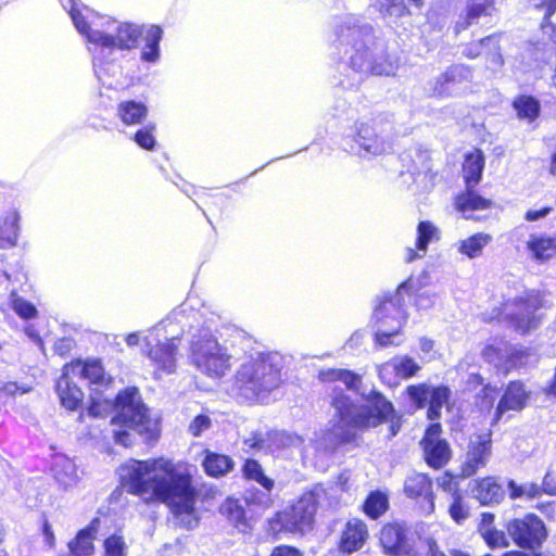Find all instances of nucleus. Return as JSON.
Listing matches in <instances>:
<instances>
[{"label": "nucleus", "mask_w": 556, "mask_h": 556, "mask_svg": "<svg viewBox=\"0 0 556 556\" xmlns=\"http://www.w3.org/2000/svg\"><path fill=\"white\" fill-rule=\"evenodd\" d=\"M486 544L492 547H507L509 545L508 538L504 531L491 528L481 533Z\"/></svg>", "instance_id": "55"}, {"label": "nucleus", "mask_w": 556, "mask_h": 556, "mask_svg": "<svg viewBox=\"0 0 556 556\" xmlns=\"http://www.w3.org/2000/svg\"><path fill=\"white\" fill-rule=\"evenodd\" d=\"M121 477L127 492L140 496L144 503H163L174 516H185L181 522L193 529L198 519L193 517L197 489L193 476L187 466L169 459H130L121 467Z\"/></svg>", "instance_id": "2"}, {"label": "nucleus", "mask_w": 556, "mask_h": 556, "mask_svg": "<svg viewBox=\"0 0 556 556\" xmlns=\"http://www.w3.org/2000/svg\"><path fill=\"white\" fill-rule=\"evenodd\" d=\"M117 116L122 121V123L127 126L139 125L142 124V122L147 118L148 108L141 101H122L117 105Z\"/></svg>", "instance_id": "29"}, {"label": "nucleus", "mask_w": 556, "mask_h": 556, "mask_svg": "<svg viewBox=\"0 0 556 556\" xmlns=\"http://www.w3.org/2000/svg\"><path fill=\"white\" fill-rule=\"evenodd\" d=\"M506 530L515 544L522 548L540 547L547 536L545 523L534 514L511 519Z\"/></svg>", "instance_id": "12"}, {"label": "nucleus", "mask_w": 556, "mask_h": 556, "mask_svg": "<svg viewBox=\"0 0 556 556\" xmlns=\"http://www.w3.org/2000/svg\"><path fill=\"white\" fill-rule=\"evenodd\" d=\"M441 432V424L432 422L427 427L420 441L426 463L435 469L445 466L452 454L448 442L440 437Z\"/></svg>", "instance_id": "14"}, {"label": "nucleus", "mask_w": 556, "mask_h": 556, "mask_svg": "<svg viewBox=\"0 0 556 556\" xmlns=\"http://www.w3.org/2000/svg\"><path fill=\"white\" fill-rule=\"evenodd\" d=\"M104 556H127L128 546L124 536L113 533L104 540Z\"/></svg>", "instance_id": "50"}, {"label": "nucleus", "mask_w": 556, "mask_h": 556, "mask_svg": "<svg viewBox=\"0 0 556 556\" xmlns=\"http://www.w3.org/2000/svg\"><path fill=\"white\" fill-rule=\"evenodd\" d=\"M492 241V236L484 232L475 233L458 242V252L468 258H477L483 249Z\"/></svg>", "instance_id": "35"}, {"label": "nucleus", "mask_w": 556, "mask_h": 556, "mask_svg": "<svg viewBox=\"0 0 556 556\" xmlns=\"http://www.w3.org/2000/svg\"><path fill=\"white\" fill-rule=\"evenodd\" d=\"M320 491L305 492L289 508L276 514L269 521L274 531L305 532L312 529L319 503Z\"/></svg>", "instance_id": "9"}, {"label": "nucleus", "mask_w": 556, "mask_h": 556, "mask_svg": "<svg viewBox=\"0 0 556 556\" xmlns=\"http://www.w3.org/2000/svg\"><path fill=\"white\" fill-rule=\"evenodd\" d=\"M31 388L27 384H20L17 382L9 381L5 382L0 391L8 396H16L17 394L28 393Z\"/></svg>", "instance_id": "61"}, {"label": "nucleus", "mask_w": 556, "mask_h": 556, "mask_svg": "<svg viewBox=\"0 0 556 556\" xmlns=\"http://www.w3.org/2000/svg\"><path fill=\"white\" fill-rule=\"evenodd\" d=\"M115 415L112 422L119 426L114 430L117 444L125 447L132 445V437L139 435L143 442H155L160 435L159 421L149 416V409L143 404L140 392L136 387H129L118 392L114 402Z\"/></svg>", "instance_id": "5"}, {"label": "nucleus", "mask_w": 556, "mask_h": 556, "mask_svg": "<svg viewBox=\"0 0 556 556\" xmlns=\"http://www.w3.org/2000/svg\"><path fill=\"white\" fill-rule=\"evenodd\" d=\"M409 528L404 522H390L380 531V543L384 552L390 555H407L413 551V543L408 536Z\"/></svg>", "instance_id": "17"}, {"label": "nucleus", "mask_w": 556, "mask_h": 556, "mask_svg": "<svg viewBox=\"0 0 556 556\" xmlns=\"http://www.w3.org/2000/svg\"><path fill=\"white\" fill-rule=\"evenodd\" d=\"M527 248L536 261L544 262L556 255V233H532L527 241Z\"/></svg>", "instance_id": "27"}, {"label": "nucleus", "mask_w": 556, "mask_h": 556, "mask_svg": "<svg viewBox=\"0 0 556 556\" xmlns=\"http://www.w3.org/2000/svg\"><path fill=\"white\" fill-rule=\"evenodd\" d=\"M483 167L484 156L480 150L466 155L463 173L467 189H473L480 182Z\"/></svg>", "instance_id": "31"}, {"label": "nucleus", "mask_w": 556, "mask_h": 556, "mask_svg": "<svg viewBox=\"0 0 556 556\" xmlns=\"http://www.w3.org/2000/svg\"><path fill=\"white\" fill-rule=\"evenodd\" d=\"M270 556H302L300 551L288 545H280L273 549Z\"/></svg>", "instance_id": "64"}, {"label": "nucleus", "mask_w": 556, "mask_h": 556, "mask_svg": "<svg viewBox=\"0 0 556 556\" xmlns=\"http://www.w3.org/2000/svg\"><path fill=\"white\" fill-rule=\"evenodd\" d=\"M482 356L488 363L493 364L497 370L508 372L525 365L528 355L522 348L501 342L497 345H486L482 351Z\"/></svg>", "instance_id": "16"}, {"label": "nucleus", "mask_w": 556, "mask_h": 556, "mask_svg": "<svg viewBox=\"0 0 556 556\" xmlns=\"http://www.w3.org/2000/svg\"><path fill=\"white\" fill-rule=\"evenodd\" d=\"M440 239V230L437 226H434L429 220H422L417 226V239H416V248L417 251L408 248L406 250L405 260L410 263L418 257H421L426 254L428 250V245Z\"/></svg>", "instance_id": "26"}, {"label": "nucleus", "mask_w": 556, "mask_h": 556, "mask_svg": "<svg viewBox=\"0 0 556 556\" xmlns=\"http://www.w3.org/2000/svg\"><path fill=\"white\" fill-rule=\"evenodd\" d=\"M529 397L521 381H510L504 390L502 397L495 408L492 426L496 425L508 410H521Z\"/></svg>", "instance_id": "22"}, {"label": "nucleus", "mask_w": 556, "mask_h": 556, "mask_svg": "<svg viewBox=\"0 0 556 556\" xmlns=\"http://www.w3.org/2000/svg\"><path fill=\"white\" fill-rule=\"evenodd\" d=\"M471 78V71L465 65H453L435 80L433 93L439 97L455 96L460 91V85Z\"/></svg>", "instance_id": "20"}, {"label": "nucleus", "mask_w": 556, "mask_h": 556, "mask_svg": "<svg viewBox=\"0 0 556 556\" xmlns=\"http://www.w3.org/2000/svg\"><path fill=\"white\" fill-rule=\"evenodd\" d=\"M498 390L496 387L485 384L477 394V399H481V408L490 410L493 407Z\"/></svg>", "instance_id": "57"}, {"label": "nucleus", "mask_w": 556, "mask_h": 556, "mask_svg": "<svg viewBox=\"0 0 556 556\" xmlns=\"http://www.w3.org/2000/svg\"><path fill=\"white\" fill-rule=\"evenodd\" d=\"M500 34H493L488 36V38H494L490 45H492V49L485 53L488 67L492 71H496L503 65V56L501 53L500 47Z\"/></svg>", "instance_id": "52"}, {"label": "nucleus", "mask_w": 556, "mask_h": 556, "mask_svg": "<svg viewBox=\"0 0 556 556\" xmlns=\"http://www.w3.org/2000/svg\"><path fill=\"white\" fill-rule=\"evenodd\" d=\"M96 528L87 527L80 530L75 539L68 543L70 552L73 556H88L93 553V540Z\"/></svg>", "instance_id": "37"}, {"label": "nucleus", "mask_w": 556, "mask_h": 556, "mask_svg": "<svg viewBox=\"0 0 556 556\" xmlns=\"http://www.w3.org/2000/svg\"><path fill=\"white\" fill-rule=\"evenodd\" d=\"M376 5L384 17H402L408 13L404 0H377Z\"/></svg>", "instance_id": "49"}, {"label": "nucleus", "mask_w": 556, "mask_h": 556, "mask_svg": "<svg viewBox=\"0 0 556 556\" xmlns=\"http://www.w3.org/2000/svg\"><path fill=\"white\" fill-rule=\"evenodd\" d=\"M75 378L64 368L55 386L62 406L68 410H77L83 404L84 393L74 381Z\"/></svg>", "instance_id": "24"}, {"label": "nucleus", "mask_w": 556, "mask_h": 556, "mask_svg": "<svg viewBox=\"0 0 556 556\" xmlns=\"http://www.w3.org/2000/svg\"><path fill=\"white\" fill-rule=\"evenodd\" d=\"M367 538V527L361 520L349 521L342 533L340 547L345 553L359 549Z\"/></svg>", "instance_id": "28"}, {"label": "nucleus", "mask_w": 556, "mask_h": 556, "mask_svg": "<svg viewBox=\"0 0 556 556\" xmlns=\"http://www.w3.org/2000/svg\"><path fill=\"white\" fill-rule=\"evenodd\" d=\"M192 332L190 340V358L192 364L204 375L213 378L223 377L230 368V354L220 344L213 331L212 324L203 315L186 303L176 307L154 330H164L166 342L157 341L154 345L146 338V351L156 367L166 374L176 369L178 342L186 331Z\"/></svg>", "instance_id": "1"}, {"label": "nucleus", "mask_w": 556, "mask_h": 556, "mask_svg": "<svg viewBox=\"0 0 556 556\" xmlns=\"http://www.w3.org/2000/svg\"><path fill=\"white\" fill-rule=\"evenodd\" d=\"M406 300L400 293V287L394 292H383L376 299L372 319L375 321V342L381 348L399 345L402 340L400 331L406 321Z\"/></svg>", "instance_id": "8"}, {"label": "nucleus", "mask_w": 556, "mask_h": 556, "mask_svg": "<svg viewBox=\"0 0 556 556\" xmlns=\"http://www.w3.org/2000/svg\"><path fill=\"white\" fill-rule=\"evenodd\" d=\"M455 206L457 211L466 214L467 212L490 207L491 201L476 193L472 189H467L466 192L456 197Z\"/></svg>", "instance_id": "38"}, {"label": "nucleus", "mask_w": 556, "mask_h": 556, "mask_svg": "<svg viewBox=\"0 0 556 556\" xmlns=\"http://www.w3.org/2000/svg\"><path fill=\"white\" fill-rule=\"evenodd\" d=\"M64 368L73 377L86 381L94 393H99L102 388H105L111 382V378L105 374L99 359L76 361Z\"/></svg>", "instance_id": "18"}, {"label": "nucleus", "mask_w": 556, "mask_h": 556, "mask_svg": "<svg viewBox=\"0 0 556 556\" xmlns=\"http://www.w3.org/2000/svg\"><path fill=\"white\" fill-rule=\"evenodd\" d=\"M492 40L494 38H488L486 36L477 42L469 43L464 48L463 54L469 59H475L483 53V48L490 45Z\"/></svg>", "instance_id": "59"}, {"label": "nucleus", "mask_w": 556, "mask_h": 556, "mask_svg": "<svg viewBox=\"0 0 556 556\" xmlns=\"http://www.w3.org/2000/svg\"><path fill=\"white\" fill-rule=\"evenodd\" d=\"M20 215L16 211L7 212L0 219V248L14 247L20 232Z\"/></svg>", "instance_id": "30"}, {"label": "nucleus", "mask_w": 556, "mask_h": 556, "mask_svg": "<svg viewBox=\"0 0 556 556\" xmlns=\"http://www.w3.org/2000/svg\"><path fill=\"white\" fill-rule=\"evenodd\" d=\"M10 302L16 315L23 319H33L38 314L36 306L31 302L20 296L15 291L11 292Z\"/></svg>", "instance_id": "45"}, {"label": "nucleus", "mask_w": 556, "mask_h": 556, "mask_svg": "<svg viewBox=\"0 0 556 556\" xmlns=\"http://www.w3.org/2000/svg\"><path fill=\"white\" fill-rule=\"evenodd\" d=\"M531 7L544 12L543 22L549 21L556 11V0H529Z\"/></svg>", "instance_id": "60"}, {"label": "nucleus", "mask_w": 556, "mask_h": 556, "mask_svg": "<svg viewBox=\"0 0 556 556\" xmlns=\"http://www.w3.org/2000/svg\"><path fill=\"white\" fill-rule=\"evenodd\" d=\"M507 489L511 500H517L522 496H527L528 498H536L542 495L541 486L535 482L518 484L515 480L509 479L507 482Z\"/></svg>", "instance_id": "42"}, {"label": "nucleus", "mask_w": 556, "mask_h": 556, "mask_svg": "<svg viewBox=\"0 0 556 556\" xmlns=\"http://www.w3.org/2000/svg\"><path fill=\"white\" fill-rule=\"evenodd\" d=\"M356 132L354 141L357 149L352 147L355 152H364L366 155H380L391 149L390 134L392 124L384 115H378L371 119V124L367 122H355Z\"/></svg>", "instance_id": "10"}, {"label": "nucleus", "mask_w": 556, "mask_h": 556, "mask_svg": "<svg viewBox=\"0 0 556 556\" xmlns=\"http://www.w3.org/2000/svg\"><path fill=\"white\" fill-rule=\"evenodd\" d=\"M448 511L453 520L457 523H460L468 518V508L465 507L463 498L457 492H454L453 494V502L450 505Z\"/></svg>", "instance_id": "56"}, {"label": "nucleus", "mask_w": 556, "mask_h": 556, "mask_svg": "<svg viewBox=\"0 0 556 556\" xmlns=\"http://www.w3.org/2000/svg\"><path fill=\"white\" fill-rule=\"evenodd\" d=\"M364 400L365 403L359 404L356 397L336 390L331 404L344 422L362 429L375 428L395 415L392 402L377 390H371Z\"/></svg>", "instance_id": "7"}, {"label": "nucleus", "mask_w": 556, "mask_h": 556, "mask_svg": "<svg viewBox=\"0 0 556 556\" xmlns=\"http://www.w3.org/2000/svg\"><path fill=\"white\" fill-rule=\"evenodd\" d=\"M202 466L206 475L218 478L232 470L233 460L227 455L207 452Z\"/></svg>", "instance_id": "34"}, {"label": "nucleus", "mask_w": 556, "mask_h": 556, "mask_svg": "<svg viewBox=\"0 0 556 556\" xmlns=\"http://www.w3.org/2000/svg\"><path fill=\"white\" fill-rule=\"evenodd\" d=\"M68 13L76 29L93 46L90 51L93 54V71L99 80L103 79L102 75L105 71L101 60L104 58V52L137 49L140 38L144 42L140 51V61L152 65L160 62L163 29L159 25L146 26L118 22L111 17L100 16L75 0H68Z\"/></svg>", "instance_id": "3"}, {"label": "nucleus", "mask_w": 556, "mask_h": 556, "mask_svg": "<svg viewBox=\"0 0 556 556\" xmlns=\"http://www.w3.org/2000/svg\"><path fill=\"white\" fill-rule=\"evenodd\" d=\"M541 491L542 494L549 496H556V479L552 476L551 471H547L543 478Z\"/></svg>", "instance_id": "63"}, {"label": "nucleus", "mask_w": 556, "mask_h": 556, "mask_svg": "<svg viewBox=\"0 0 556 556\" xmlns=\"http://www.w3.org/2000/svg\"><path fill=\"white\" fill-rule=\"evenodd\" d=\"M339 418H341L339 416ZM355 429H361L359 427H355L353 425H349L340 419V424L334 426L331 431V437L334 439V444L337 446L345 445L352 443L356 439Z\"/></svg>", "instance_id": "47"}, {"label": "nucleus", "mask_w": 556, "mask_h": 556, "mask_svg": "<svg viewBox=\"0 0 556 556\" xmlns=\"http://www.w3.org/2000/svg\"><path fill=\"white\" fill-rule=\"evenodd\" d=\"M406 395L417 408H424L428 405L427 417L434 421L440 419L441 409L448 403L452 391L444 384L418 383L408 386Z\"/></svg>", "instance_id": "11"}, {"label": "nucleus", "mask_w": 556, "mask_h": 556, "mask_svg": "<svg viewBox=\"0 0 556 556\" xmlns=\"http://www.w3.org/2000/svg\"><path fill=\"white\" fill-rule=\"evenodd\" d=\"M491 434H479L472 438L468 445L466 459L462 465V476L471 477L480 468L484 467L491 455Z\"/></svg>", "instance_id": "19"}, {"label": "nucleus", "mask_w": 556, "mask_h": 556, "mask_svg": "<svg viewBox=\"0 0 556 556\" xmlns=\"http://www.w3.org/2000/svg\"><path fill=\"white\" fill-rule=\"evenodd\" d=\"M378 375L381 381L389 387H394L400 383V378L397 376V370L393 357L378 366Z\"/></svg>", "instance_id": "54"}, {"label": "nucleus", "mask_w": 556, "mask_h": 556, "mask_svg": "<svg viewBox=\"0 0 556 556\" xmlns=\"http://www.w3.org/2000/svg\"><path fill=\"white\" fill-rule=\"evenodd\" d=\"M282 357L278 353L260 354L240 366L231 386L232 395L241 402L265 399L281 383Z\"/></svg>", "instance_id": "6"}, {"label": "nucleus", "mask_w": 556, "mask_h": 556, "mask_svg": "<svg viewBox=\"0 0 556 556\" xmlns=\"http://www.w3.org/2000/svg\"><path fill=\"white\" fill-rule=\"evenodd\" d=\"M269 430L262 431L257 430L250 434L249 438L244 439L243 443L249 448L255 452H267L269 447Z\"/></svg>", "instance_id": "51"}, {"label": "nucleus", "mask_w": 556, "mask_h": 556, "mask_svg": "<svg viewBox=\"0 0 556 556\" xmlns=\"http://www.w3.org/2000/svg\"><path fill=\"white\" fill-rule=\"evenodd\" d=\"M496 17L494 0H467L465 15H460L455 25L459 33L470 25L479 24L481 18H486V24H492Z\"/></svg>", "instance_id": "21"}, {"label": "nucleus", "mask_w": 556, "mask_h": 556, "mask_svg": "<svg viewBox=\"0 0 556 556\" xmlns=\"http://www.w3.org/2000/svg\"><path fill=\"white\" fill-rule=\"evenodd\" d=\"M334 39L331 42L333 59L339 65L352 71L356 76L351 80L339 81L343 89L361 84L368 75L394 76L399 70V59L387 50L383 39L375 35L372 26L362 17L346 14L338 17L333 25Z\"/></svg>", "instance_id": "4"}, {"label": "nucleus", "mask_w": 556, "mask_h": 556, "mask_svg": "<svg viewBox=\"0 0 556 556\" xmlns=\"http://www.w3.org/2000/svg\"><path fill=\"white\" fill-rule=\"evenodd\" d=\"M400 380L414 377L420 366L408 355H397L393 357Z\"/></svg>", "instance_id": "48"}, {"label": "nucleus", "mask_w": 556, "mask_h": 556, "mask_svg": "<svg viewBox=\"0 0 556 556\" xmlns=\"http://www.w3.org/2000/svg\"><path fill=\"white\" fill-rule=\"evenodd\" d=\"M242 473L245 479L257 482L263 489L273 490L275 486V481L265 475L261 464L255 459L249 458L244 462Z\"/></svg>", "instance_id": "41"}, {"label": "nucleus", "mask_w": 556, "mask_h": 556, "mask_svg": "<svg viewBox=\"0 0 556 556\" xmlns=\"http://www.w3.org/2000/svg\"><path fill=\"white\" fill-rule=\"evenodd\" d=\"M542 306V298L539 292L529 291L525 296L515 298L507 301L505 311L510 317L515 328L522 332L533 328L534 314Z\"/></svg>", "instance_id": "13"}, {"label": "nucleus", "mask_w": 556, "mask_h": 556, "mask_svg": "<svg viewBox=\"0 0 556 556\" xmlns=\"http://www.w3.org/2000/svg\"><path fill=\"white\" fill-rule=\"evenodd\" d=\"M519 119H525L529 123L534 122L541 114L540 101L530 94H520L513 100L511 103Z\"/></svg>", "instance_id": "33"}, {"label": "nucleus", "mask_w": 556, "mask_h": 556, "mask_svg": "<svg viewBox=\"0 0 556 556\" xmlns=\"http://www.w3.org/2000/svg\"><path fill=\"white\" fill-rule=\"evenodd\" d=\"M429 285V274L421 271L418 276H410L400 283V293L405 298L406 304L413 303L417 309H429L437 300V294Z\"/></svg>", "instance_id": "15"}, {"label": "nucleus", "mask_w": 556, "mask_h": 556, "mask_svg": "<svg viewBox=\"0 0 556 556\" xmlns=\"http://www.w3.org/2000/svg\"><path fill=\"white\" fill-rule=\"evenodd\" d=\"M52 471L55 480L65 488L73 485L78 478L75 463L64 455L53 459Z\"/></svg>", "instance_id": "32"}, {"label": "nucleus", "mask_w": 556, "mask_h": 556, "mask_svg": "<svg viewBox=\"0 0 556 556\" xmlns=\"http://www.w3.org/2000/svg\"><path fill=\"white\" fill-rule=\"evenodd\" d=\"M388 507V496L381 491L370 492L363 504L364 513L371 519H378L387 511Z\"/></svg>", "instance_id": "40"}, {"label": "nucleus", "mask_w": 556, "mask_h": 556, "mask_svg": "<svg viewBox=\"0 0 556 556\" xmlns=\"http://www.w3.org/2000/svg\"><path fill=\"white\" fill-rule=\"evenodd\" d=\"M211 418L207 415L200 414L190 422L188 430L193 437H200L211 427Z\"/></svg>", "instance_id": "58"}, {"label": "nucleus", "mask_w": 556, "mask_h": 556, "mask_svg": "<svg viewBox=\"0 0 556 556\" xmlns=\"http://www.w3.org/2000/svg\"><path fill=\"white\" fill-rule=\"evenodd\" d=\"M333 116L341 122L355 121L357 111L351 108L346 99L338 98L332 106Z\"/></svg>", "instance_id": "53"}, {"label": "nucleus", "mask_w": 556, "mask_h": 556, "mask_svg": "<svg viewBox=\"0 0 556 556\" xmlns=\"http://www.w3.org/2000/svg\"><path fill=\"white\" fill-rule=\"evenodd\" d=\"M323 376L325 380L339 381L346 387L345 390L339 387H334L332 396L334 395L336 390H342L351 397H353L352 393L357 391L361 383V377L348 369H331L328 372H323Z\"/></svg>", "instance_id": "36"}, {"label": "nucleus", "mask_w": 556, "mask_h": 556, "mask_svg": "<svg viewBox=\"0 0 556 556\" xmlns=\"http://www.w3.org/2000/svg\"><path fill=\"white\" fill-rule=\"evenodd\" d=\"M299 441V437L290 434L286 431L269 430V447L266 453H274L280 448L295 445Z\"/></svg>", "instance_id": "46"}, {"label": "nucleus", "mask_w": 556, "mask_h": 556, "mask_svg": "<svg viewBox=\"0 0 556 556\" xmlns=\"http://www.w3.org/2000/svg\"><path fill=\"white\" fill-rule=\"evenodd\" d=\"M219 511L240 531L245 530V528H247L245 510H244L243 506L237 500L227 498L222 504Z\"/></svg>", "instance_id": "39"}, {"label": "nucleus", "mask_w": 556, "mask_h": 556, "mask_svg": "<svg viewBox=\"0 0 556 556\" xmlns=\"http://www.w3.org/2000/svg\"><path fill=\"white\" fill-rule=\"evenodd\" d=\"M156 126L154 123H149L139 128L132 136V140L141 149L153 151L157 144L155 138Z\"/></svg>", "instance_id": "43"}, {"label": "nucleus", "mask_w": 556, "mask_h": 556, "mask_svg": "<svg viewBox=\"0 0 556 556\" xmlns=\"http://www.w3.org/2000/svg\"><path fill=\"white\" fill-rule=\"evenodd\" d=\"M271 491L273 490H260L256 488L249 489L244 495L245 503L249 505L258 506L262 509H267L274 504Z\"/></svg>", "instance_id": "44"}, {"label": "nucleus", "mask_w": 556, "mask_h": 556, "mask_svg": "<svg viewBox=\"0 0 556 556\" xmlns=\"http://www.w3.org/2000/svg\"><path fill=\"white\" fill-rule=\"evenodd\" d=\"M404 491L408 497H422L427 502L428 513L433 511L432 480L425 473H413L405 480Z\"/></svg>", "instance_id": "25"}, {"label": "nucleus", "mask_w": 556, "mask_h": 556, "mask_svg": "<svg viewBox=\"0 0 556 556\" xmlns=\"http://www.w3.org/2000/svg\"><path fill=\"white\" fill-rule=\"evenodd\" d=\"M470 494L483 506L500 504L505 497L503 486L494 477L473 480L470 485Z\"/></svg>", "instance_id": "23"}, {"label": "nucleus", "mask_w": 556, "mask_h": 556, "mask_svg": "<svg viewBox=\"0 0 556 556\" xmlns=\"http://www.w3.org/2000/svg\"><path fill=\"white\" fill-rule=\"evenodd\" d=\"M76 342L71 337H63L54 342L53 350L61 356L67 355L75 346Z\"/></svg>", "instance_id": "62"}]
</instances>
